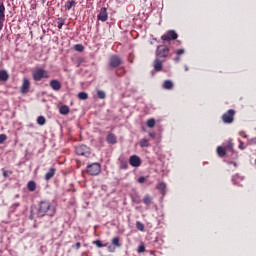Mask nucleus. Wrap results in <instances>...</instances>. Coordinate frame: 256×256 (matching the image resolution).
<instances>
[{
	"instance_id": "cd10ccee",
	"label": "nucleus",
	"mask_w": 256,
	"mask_h": 256,
	"mask_svg": "<svg viewBox=\"0 0 256 256\" xmlns=\"http://www.w3.org/2000/svg\"><path fill=\"white\" fill-rule=\"evenodd\" d=\"M64 25H65V18H58L57 19V27H58V29H63Z\"/></svg>"
},
{
	"instance_id": "c756f323",
	"label": "nucleus",
	"mask_w": 256,
	"mask_h": 256,
	"mask_svg": "<svg viewBox=\"0 0 256 256\" xmlns=\"http://www.w3.org/2000/svg\"><path fill=\"white\" fill-rule=\"evenodd\" d=\"M146 125L147 127H150V129H153V127H155V119L153 118L148 119L146 122Z\"/></svg>"
},
{
	"instance_id": "4c0bfd02",
	"label": "nucleus",
	"mask_w": 256,
	"mask_h": 256,
	"mask_svg": "<svg viewBox=\"0 0 256 256\" xmlns=\"http://www.w3.org/2000/svg\"><path fill=\"white\" fill-rule=\"evenodd\" d=\"M74 49H75V51L81 52V51H83V45L77 44V45L74 46Z\"/></svg>"
},
{
	"instance_id": "3c124183",
	"label": "nucleus",
	"mask_w": 256,
	"mask_h": 256,
	"mask_svg": "<svg viewBox=\"0 0 256 256\" xmlns=\"http://www.w3.org/2000/svg\"><path fill=\"white\" fill-rule=\"evenodd\" d=\"M42 1V3H45V1H47V0H41Z\"/></svg>"
},
{
	"instance_id": "49530a36",
	"label": "nucleus",
	"mask_w": 256,
	"mask_h": 256,
	"mask_svg": "<svg viewBox=\"0 0 256 256\" xmlns=\"http://www.w3.org/2000/svg\"><path fill=\"white\" fill-rule=\"evenodd\" d=\"M149 136L152 137V139H153V138L155 137V133L151 132V133L149 134Z\"/></svg>"
},
{
	"instance_id": "f257e3e1",
	"label": "nucleus",
	"mask_w": 256,
	"mask_h": 256,
	"mask_svg": "<svg viewBox=\"0 0 256 256\" xmlns=\"http://www.w3.org/2000/svg\"><path fill=\"white\" fill-rule=\"evenodd\" d=\"M57 209L51 204V202L44 200L39 202L37 207V217H55Z\"/></svg>"
},
{
	"instance_id": "c03bdc74",
	"label": "nucleus",
	"mask_w": 256,
	"mask_h": 256,
	"mask_svg": "<svg viewBox=\"0 0 256 256\" xmlns=\"http://www.w3.org/2000/svg\"><path fill=\"white\" fill-rule=\"evenodd\" d=\"M239 149H245V146H244V144H243V142L242 141H240V144H239Z\"/></svg>"
},
{
	"instance_id": "2f4dec72",
	"label": "nucleus",
	"mask_w": 256,
	"mask_h": 256,
	"mask_svg": "<svg viewBox=\"0 0 256 256\" xmlns=\"http://www.w3.org/2000/svg\"><path fill=\"white\" fill-rule=\"evenodd\" d=\"M97 95L99 99H105L107 97V94L103 90H97Z\"/></svg>"
},
{
	"instance_id": "6ab92c4d",
	"label": "nucleus",
	"mask_w": 256,
	"mask_h": 256,
	"mask_svg": "<svg viewBox=\"0 0 256 256\" xmlns=\"http://www.w3.org/2000/svg\"><path fill=\"white\" fill-rule=\"evenodd\" d=\"M27 189L30 192L35 191V189H37V184L35 183V181H29L27 184Z\"/></svg>"
},
{
	"instance_id": "f03ea898",
	"label": "nucleus",
	"mask_w": 256,
	"mask_h": 256,
	"mask_svg": "<svg viewBox=\"0 0 256 256\" xmlns=\"http://www.w3.org/2000/svg\"><path fill=\"white\" fill-rule=\"evenodd\" d=\"M86 173L88 175L97 176L101 173V164L95 162L92 164H88L86 167Z\"/></svg>"
},
{
	"instance_id": "2eb2a0df",
	"label": "nucleus",
	"mask_w": 256,
	"mask_h": 256,
	"mask_svg": "<svg viewBox=\"0 0 256 256\" xmlns=\"http://www.w3.org/2000/svg\"><path fill=\"white\" fill-rule=\"evenodd\" d=\"M106 141L110 145H115V143H117V136H115V134H113V133H110L107 135Z\"/></svg>"
},
{
	"instance_id": "a18cd8bd",
	"label": "nucleus",
	"mask_w": 256,
	"mask_h": 256,
	"mask_svg": "<svg viewBox=\"0 0 256 256\" xmlns=\"http://www.w3.org/2000/svg\"><path fill=\"white\" fill-rule=\"evenodd\" d=\"M9 173V171H4L3 172V177H7V174Z\"/></svg>"
},
{
	"instance_id": "58836bf2",
	"label": "nucleus",
	"mask_w": 256,
	"mask_h": 256,
	"mask_svg": "<svg viewBox=\"0 0 256 256\" xmlns=\"http://www.w3.org/2000/svg\"><path fill=\"white\" fill-rule=\"evenodd\" d=\"M250 145H256V137L249 140Z\"/></svg>"
},
{
	"instance_id": "7c9ffc66",
	"label": "nucleus",
	"mask_w": 256,
	"mask_h": 256,
	"mask_svg": "<svg viewBox=\"0 0 256 256\" xmlns=\"http://www.w3.org/2000/svg\"><path fill=\"white\" fill-rule=\"evenodd\" d=\"M136 229H138V231H145V225L143 223H141L140 221H137Z\"/></svg>"
},
{
	"instance_id": "a211bd4d",
	"label": "nucleus",
	"mask_w": 256,
	"mask_h": 256,
	"mask_svg": "<svg viewBox=\"0 0 256 256\" xmlns=\"http://www.w3.org/2000/svg\"><path fill=\"white\" fill-rule=\"evenodd\" d=\"M75 5H77V2H75V0H72V1L66 2L64 7H65L66 11H71V9L73 7H75Z\"/></svg>"
},
{
	"instance_id": "f8f14e48",
	"label": "nucleus",
	"mask_w": 256,
	"mask_h": 256,
	"mask_svg": "<svg viewBox=\"0 0 256 256\" xmlns=\"http://www.w3.org/2000/svg\"><path fill=\"white\" fill-rule=\"evenodd\" d=\"M30 86H31V83L29 82V79L24 78L22 86H21V93H23V94L29 93V87Z\"/></svg>"
},
{
	"instance_id": "39448f33",
	"label": "nucleus",
	"mask_w": 256,
	"mask_h": 256,
	"mask_svg": "<svg viewBox=\"0 0 256 256\" xmlns=\"http://www.w3.org/2000/svg\"><path fill=\"white\" fill-rule=\"evenodd\" d=\"M76 154L82 157H89L91 155V149L87 145H80L75 148Z\"/></svg>"
},
{
	"instance_id": "4be33fe9",
	"label": "nucleus",
	"mask_w": 256,
	"mask_h": 256,
	"mask_svg": "<svg viewBox=\"0 0 256 256\" xmlns=\"http://www.w3.org/2000/svg\"><path fill=\"white\" fill-rule=\"evenodd\" d=\"M156 188L159 189L162 195H165V189H167V185L165 183H159Z\"/></svg>"
},
{
	"instance_id": "6e6552de",
	"label": "nucleus",
	"mask_w": 256,
	"mask_h": 256,
	"mask_svg": "<svg viewBox=\"0 0 256 256\" xmlns=\"http://www.w3.org/2000/svg\"><path fill=\"white\" fill-rule=\"evenodd\" d=\"M178 35L174 30H169L167 33L161 36L162 41H175Z\"/></svg>"
},
{
	"instance_id": "bb28decb",
	"label": "nucleus",
	"mask_w": 256,
	"mask_h": 256,
	"mask_svg": "<svg viewBox=\"0 0 256 256\" xmlns=\"http://www.w3.org/2000/svg\"><path fill=\"white\" fill-rule=\"evenodd\" d=\"M78 98L81 101H85L86 99H89V94H87V92H80L78 93Z\"/></svg>"
},
{
	"instance_id": "f704fd0d",
	"label": "nucleus",
	"mask_w": 256,
	"mask_h": 256,
	"mask_svg": "<svg viewBox=\"0 0 256 256\" xmlns=\"http://www.w3.org/2000/svg\"><path fill=\"white\" fill-rule=\"evenodd\" d=\"M37 123H38V125H45V123H46L45 117L39 116L37 118Z\"/></svg>"
},
{
	"instance_id": "de8ad7c7",
	"label": "nucleus",
	"mask_w": 256,
	"mask_h": 256,
	"mask_svg": "<svg viewBox=\"0 0 256 256\" xmlns=\"http://www.w3.org/2000/svg\"><path fill=\"white\" fill-rule=\"evenodd\" d=\"M179 57H176V58H174V61L176 62V63H179Z\"/></svg>"
},
{
	"instance_id": "1a4fd4ad",
	"label": "nucleus",
	"mask_w": 256,
	"mask_h": 256,
	"mask_svg": "<svg viewBox=\"0 0 256 256\" xmlns=\"http://www.w3.org/2000/svg\"><path fill=\"white\" fill-rule=\"evenodd\" d=\"M129 164L131 167H141V158L137 155H132L129 158Z\"/></svg>"
},
{
	"instance_id": "9d476101",
	"label": "nucleus",
	"mask_w": 256,
	"mask_h": 256,
	"mask_svg": "<svg viewBox=\"0 0 256 256\" xmlns=\"http://www.w3.org/2000/svg\"><path fill=\"white\" fill-rule=\"evenodd\" d=\"M98 21L105 22L107 19H109V16L107 14V8L103 7L100 10V13L97 16Z\"/></svg>"
},
{
	"instance_id": "7ed1b4c3",
	"label": "nucleus",
	"mask_w": 256,
	"mask_h": 256,
	"mask_svg": "<svg viewBox=\"0 0 256 256\" xmlns=\"http://www.w3.org/2000/svg\"><path fill=\"white\" fill-rule=\"evenodd\" d=\"M34 81H41V79H49V73L42 68L33 72Z\"/></svg>"
},
{
	"instance_id": "a19ab883",
	"label": "nucleus",
	"mask_w": 256,
	"mask_h": 256,
	"mask_svg": "<svg viewBox=\"0 0 256 256\" xmlns=\"http://www.w3.org/2000/svg\"><path fill=\"white\" fill-rule=\"evenodd\" d=\"M138 183H145V177H143V176L139 177Z\"/></svg>"
},
{
	"instance_id": "b1692460",
	"label": "nucleus",
	"mask_w": 256,
	"mask_h": 256,
	"mask_svg": "<svg viewBox=\"0 0 256 256\" xmlns=\"http://www.w3.org/2000/svg\"><path fill=\"white\" fill-rule=\"evenodd\" d=\"M112 245H114V247H121V238H119V237H114L113 239H112Z\"/></svg>"
},
{
	"instance_id": "5701e85b",
	"label": "nucleus",
	"mask_w": 256,
	"mask_h": 256,
	"mask_svg": "<svg viewBox=\"0 0 256 256\" xmlns=\"http://www.w3.org/2000/svg\"><path fill=\"white\" fill-rule=\"evenodd\" d=\"M143 203L145 205H151L153 203V198H151V196H149L148 194H146L143 198Z\"/></svg>"
},
{
	"instance_id": "412c9836",
	"label": "nucleus",
	"mask_w": 256,
	"mask_h": 256,
	"mask_svg": "<svg viewBox=\"0 0 256 256\" xmlns=\"http://www.w3.org/2000/svg\"><path fill=\"white\" fill-rule=\"evenodd\" d=\"M217 154L219 155V157H225V155L227 154V150L221 146H218Z\"/></svg>"
},
{
	"instance_id": "423d86ee",
	"label": "nucleus",
	"mask_w": 256,
	"mask_h": 256,
	"mask_svg": "<svg viewBox=\"0 0 256 256\" xmlns=\"http://www.w3.org/2000/svg\"><path fill=\"white\" fill-rule=\"evenodd\" d=\"M121 63H123V60H121V58L117 55H112L109 59L108 65L110 67V69H117V67H119V65H121Z\"/></svg>"
},
{
	"instance_id": "72a5a7b5",
	"label": "nucleus",
	"mask_w": 256,
	"mask_h": 256,
	"mask_svg": "<svg viewBox=\"0 0 256 256\" xmlns=\"http://www.w3.org/2000/svg\"><path fill=\"white\" fill-rule=\"evenodd\" d=\"M93 244L96 245V247H99V248H101V247H107V244H103V243L101 242V240H95V241L93 242Z\"/></svg>"
},
{
	"instance_id": "20e7f679",
	"label": "nucleus",
	"mask_w": 256,
	"mask_h": 256,
	"mask_svg": "<svg viewBox=\"0 0 256 256\" xmlns=\"http://www.w3.org/2000/svg\"><path fill=\"white\" fill-rule=\"evenodd\" d=\"M234 119H235V110L233 109L228 110L226 113L222 115L223 123L231 124L233 123Z\"/></svg>"
},
{
	"instance_id": "ddd939ff",
	"label": "nucleus",
	"mask_w": 256,
	"mask_h": 256,
	"mask_svg": "<svg viewBox=\"0 0 256 256\" xmlns=\"http://www.w3.org/2000/svg\"><path fill=\"white\" fill-rule=\"evenodd\" d=\"M154 71L159 72V71H163V61H161L160 59L156 58L154 60Z\"/></svg>"
},
{
	"instance_id": "a878e982",
	"label": "nucleus",
	"mask_w": 256,
	"mask_h": 256,
	"mask_svg": "<svg viewBox=\"0 0 256 256\" xmlns=\"http://www.w3.org/2000/svg\"><path fill=\"white\" fill-rule=\"evenodd\" d=\"M223 145L226 151H233V143L231 142V140L227 141Z\"/></svg>"
},
{
	"instance_id": "c85d7f7f",
	"label": "nucleus",
	"mask_w": 256,
	"mask_h": 256,
	"mask_svg": "<svg viewBox=\"0 0 256 256\" xmlns=\"http://www.w3.org/2000/svg\"><path fill=\"white\" fill-rule=\"evenodd\" d=\"M120 169L126 170L129 169V163L126 160H120Z\"/></svg>"
},
{
	"instance_id": "e433bc0d",
	"label": "nucleus",
	"mask_w": 256,
	"mask_h": 256,
	"mask_svg": "<svg viewBox=\"0 0 256 256\" xmlns=\"http://www.w3.org/2000/svg\"><path fill=\"white\" fill-rule=\"evenodd\" d=\"M138 253H145V244H140L139 245Z\"/></svg>"
},
{
	"instance_id": "aec40b11",
	"label": "nucleus",
	"mask_w": 256,
	"mask_h": 256,
	"mask_svg": "<svg viewBox=\"0 0 256 256\" xmlns=\"http://www.w3.org/2000/svg\"><path fill=\"white\" fill-rule=\"evenodd\" d=\"M60 115H69V106L63 105L60 107Z\"/></svg>"
},
{
	"instance_id": "0eeeda50",
	"label": "nucleus",
	"mask_w": 256,
	"mask_h": 256,
	"mask_svg": "<svg viewBox=\"0 0 256 256\" xmlns=\"http://www.w3.org/2000/svg\"><path fill=\"white\" fill-rule=\"evenodd\" d=\"M168 55H169V49L167 48V46L160 45L157 47L156 57L158 59L163 57H168Z\"/></svg>"
},
{
	"instance_id": "ea45409f",
	"label": "nucleus",
	"mask_w": 256,
	"mask_h": 256,
	"mask_svg": "<svg viewBox=\"0 0 256 256\" xmlns=\"http://www.w3.org/2000/svg\"><path fill=\"white\" fill-rule=\"evenodd\" d=\"M183 53H185V50H183V49H179L176 51L177 55H183Z\"/></svg>"
},
{
	"instance_id": "8fccbe9b",
	"label": "nucleus",
	"mask_w": 256,
	"mask_h": 256,
	"mask_svg": "<svg viewBox=\"0 0 256 256\" xmlns=\"http://www.w3.org/2000/svg\"><path fill=\"white\" fill-rule=\"evenodd\" d=\"M31 220H33V215H30V217H29Z\"/></svg>"
},
{
	"instance_id": "37998d69",
	"label": "nucleus",
	"mask_w": 256,
	"mask_h": 256,
	"mask_svg": "<svg viewBox=\"0 0 256 256\" xmlns=\"http://www.w3.org/2000/svg\"><path fill=\"white\" fill-rule=\"evenodd\" d=\"M108 251H110V253H113V252H115V248H113V246H109Z\"/></svg>"
},
{
	"instance_id": "393cba45",
	"label": "nucleus",
	"mask_w": 256,
	"mask_h": 256,
	"mask_svg": "<svg viewBox=\"0 0 256 256\" xmlns=\"http://www.w3.org/2000/svg\"><path fill=\"white\" fill-rule=\"evenodd\" d=\"M163 87L164 89H168V90L173 89V82L171 80H166L163 83Z\"/></svg>"
},
{
	"instance_id": "9b49d317",
	"label": "nucleus",
	"mask_w": 256,
	"mask_h": 256,
	"mask_svg": "<svg viewBox=\"0 0 256 256\" xmlns=\"http://www.w3.org/2000/svg\"><path fill=\"white\" fill-rule=\"evenodd\" d=\"M5 21V4L0 3V31L3 29V22Z\"/></svg>"
},
{
	"instance_id": "dca6fc26",
	"label": "nucleus",
	"mask_w": 256,
	"mask_h": 256,
	"mask_svg": "<svg viewBox=\"0 0 256 256\" xmlns=\"http://www.w3.org/2000/svg\"><path fill=\"white\" fill-rule=\"evenodd\" d=\"M0 81H9V73L7 70H0Z\"/></svg>"
},
{
	"instance_id": "4468645a",
	"label": "nucleus",
	"mask_w": 256,
	"mask_h": 256,
	"mask_svg": "<svg viewBox=\"0 0 256 256\" xmlns=\"http://www.w3.org/2000/svg\"><path fill=\"white\" fill-rule=\"evenodd\" d=\"M50 87L53 91H60L61 90V82L59 80H51Z\"/></svg>"
},
{
	"instance_id": "79ce46f5",
	"label": "nucleus",
	"mask_w": 256,
	"mask_h": 256,
	"mask_svg": "<svg viewBox=\"0 0 256 256\" xmlns=\"http://www.w3.org/2000/svg\"><path fill=\"white\" fill-rule=\"evenodd\" d=\"M75 249H81V243L80 242H77L75 244Z\"/></svg>"
},
{
	"instance_id": "473e14b6",
	"label": "nucleus",
	"mask_w": 256,
	"mask_h": 256,
	"mask_svg": "<svg viewBox=\"0 0 256 256\" xmlns=\"http://www.w3.org/2000/svg\"><path fill=\"white\" fill-rule=\"evenodd\" d=\"M140 147H149V140L141 139L140 140Z\"/></svg>"
},
{
	"instance_id": "f3484780",
	"label": "nucleus",
	"mask_w": 256,
	"mask_h": 256,
	"mask_svg": "<svg viewBox=\"0 0 256 256\" xmlns=\"http://www.w3.org/2000/svg\"><path fill=\"white\" fill-rule=\"evenodd\" d=\"M53 177H55V168H50L45 175V180L49 181L50 179H53Z\"/></svg>"
},
{
	"instance_id": "c9c22d12",
	"label": "nucleus",
	"mask_w": 256,
	"mask_h": 256,
	"mask_svg": "<svg viewBox=\"0 0 256 256\" xmlns=\"http://www.w3.org/2000/svg\"><path fill=\"white\" fill-rule=\"evenodd\" d=\"M7 141V135L5 134H0V145H3Z\"/></svg>"
},
{
	"instance_id": "09e8293b",
	"label": "nucleus",
	"mask_w": 256,
	"mask_h": 256,
	"mask_svg": "<svg viewBox=\"0 0 256 256\" xmlns=\"http://www.w3.org/2000/svg\"><path fill=\"white\" fill-rule=\"evenodd\" d=\"M185 71H189V67L188 66H185Z\"/></svg>"
}]
</instances>
